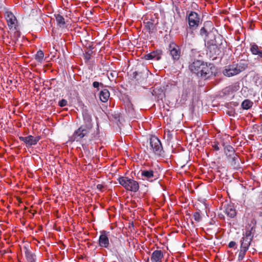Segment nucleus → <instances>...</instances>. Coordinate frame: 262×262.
Returning a JSON list of instances; mask_svg holds the SVG:
<instances>
[{
    "instance_id": "obj_37",
    "label": "nucleus",
    "mask_w": 262,
    "mask_h": 262,
    "mask_svg": "<svg viewBox=\"0 0 262 262\" xmlns=\"http://www.w3.org/2000/svg\"><path fill=\"white\" fill-rule=\"evenodd\" d=\"M85 59H86L87 60H89V59L90 58V55H85Z\"/></svg>"
},
{
    "instance_id": "obj_5",
    "label": "nucleus",
    "mask_w": 262,
    "mask_h": 262,
    "mask_svg": "<svg viewBox=\"0 0 262 262\" xmlns=\"http://www.w3.org/2000/svg\"><path fill=\"white\" fill-rule=\"evenodd\" d=\"M7 25L10 30H17L18 28L17 20L11 11H6L4 14Z\"/></svg>"
},
{
    "instance_id": "obj_19",
    "label": "nucleus",
    "mask_w": 262,
    "mask_h": 262,
    "mask_svg": "<svg viewBox=\"0 0 262 262\" xmlns=\"http://www.w3.org/2000/svg\"><path fill=\"white\" fill-rule=\"evenodd\" d=\"M54 16L58 26L60 28H64L66 25L64 17L60 14H55Z\"/></svg>"
},
{
    "instance_id": "obj_1",
    "label": "nucleus",
    "mask_w": 262,
    "mask_h": 262,
    "mask_svg": "<svg viewBox=\"0 0 262 262\" xmlns=\"http://www.w3.org/2000/svg\"><path fill=\"white\" fill-rule=\"evenodd\" d=\"M83 117L85 124L75 130L70 137V140L72 142L91 141L95 139L98 134V130H95L93 127L91 116L85 112L83 114Z\"/></svg>"
},
{
    "instance_id": "obj_16",
    "label": "nucleus",
    "mask_w": 262,
    "mask_h": 262,
    "mask_svg": "<svg viewBox=\"0 0 262 262\" xmlns=\"http://www.w3.org/2000/svg\"><path fill=\"white\" fill-rule=\"evenodd\" d=\"M225 46L221 42L219 46L217 45H212L210 47L211 52H213L214 55H219L222 52L224 51Z\"/></svg>"
},
{
    "instance_id": "obj_17",
    "label": "nucleus",
    "mask_w": 262,
    "mask_h": 262,
    "mask_svg": "<svg viewBox=\"0 0 262 262\" xmlns=\"http://www.w3.org/2000/svg\"><path fill=\"white\" fill-rule=\"evenodd\" d=\"M250 51L254 55H257L262 58V49L261 47H258L255 43H252L250 45Z\"/></svg>"
},
{
    "instance_id": "obj_18",
    "label": "nucleus",
    "mask_w": 262,
    "mask_h": 262,
    "mask_svg": "<svg viewBox=\"0 0 262 262\" xmlns=\"http://www.w3.org/2000/svg\"><path fill=\"white\" fill-rule=\"evenodd\" d=\"M110 97V92L107 89H104L100 92L99 98L103 102H106Z\"/></svg>"
},
{
    "instance_id": "obj_24",
    "label": "nucleus",
    "mask_w": 262,
    "mask_h": 262,
    "mask_svg": "<svg viewBox=\"0 0 262 262\" xmlns=\"http://www.w3.org/2000/svg\"><path fill=\"white\" fill-rule=\"evenodd\" d=\"M253 102L248 99L245 100L242 103V107L245 110H248L252 106Z\"/></svg>"
},
{
    "instance_id": "obj_33",
    "label": "nucleus",
    "mask_w": 262,
    "mask_h": 262,
    "mask_svg": "<svg viewBox=\"0 0 262 262\" xmlns=\"http://www.w3.org/2000/svg\"><path fill=\"white\" fill-rule=\"evenodd\" d=\"M100 85H103V84L101 83H99L98 81H94L93 83V86L95 88L98 89Z\"/></svg>"
},
{
    "instance_id": "obj_30",
    "label": "nucleus",
    "mask_w": 262,
    "mask_h": 262,
    "mask_svg": "<svg viewBox=\"0 0 262 262\" xmlns=\"http://www.w3.org/2000/svg\"><path fill=\"white\" fill-rule=\"evenodd\" d=\"M219 145H220L219 142L217 140H215V141L212 143V146L214 148V150L217 151L220 149Z\"/></svg>"
},
{
    "instance_id": "obj_14",
    "label": "nucleus",
    "mask_w": 262,
    "mask_h": 262,
    "mask_svg": "<svg viewBox=\"0 0 262 262\" xmlns=\"http://www.w3.org/2000/svg\"><path fill=\"white\" fill-rule=\"evenodd\" d=\"M164 257L163 252L161 250H155L151 254L150 260L151 262H162Z\"/></svg>"
},
{
    "instance_id": "obj_32",
    "label": "nucleus",
    "mask_w": 262,
    "mask_h": 262,
    "mask_svg": "<svg viewBox=\"0 0 262 262\" xmlns=\"http://www.w3.org/2000/svg\"><path fill=\"white\" fill-rule=\"evenodd\" d=\"M67 101L66 99H62L61 100H60L58 102V105L60 107H63L67 104Z\"/></svg>"
},
{
    "instance_id": "obj_35",
    "label": "nucleus",
    "mask_w": 262,
    "mask_h": 262,
    "mask_svg": "<svg viewBox=\"0 0 262 262\" xmlns=\"http://www.w3.org/2000/svg\"><path fill=\"white\" fill-rule=\"evenodd\" d=\"M133 77L135 79H136L137 80H139V78L138 77V73L137 72H134L133 73Z\"/></svg>"
},
{
    "instance_id": "obj_25",
    "label": "nucleus",
    "mask_w": 262,
    "mask_h": 262,
    "mask_svg": "<svg viewBox=\"0 0 262 262\" xmlns=\"http://www.w3.org/2000/svg\"><path fill=\"white\" fill-rule=\"evenodd\" d=\"M25 255L29 262H35V258L33 254L28 249H26L25 251Z\"/></svg>"
},
{
    "instance_id": "obj_31",
    "label": "nucleus",
    "mask_w": 262,
    "mask_h": 262,
    "mask_svg": "<svg viewBox=\"0 0 262 262\" xmlns=\"http://www.w3.org/2000/svg\"><path fill=\"white\" fill-rule=\"evenodd\" d=\"M200 34L202 36H205V37L208 36V32L204 27H203L201 29Z\"/></svg>"
},
{
    "instance_id": "obj_6",
    "label": "nucleus",
    "mask_w": 262,
    "mask_h": 262,
    "mask_svg": "<svg viewBox=\"0 0 262 262\" xmlns=\"http://www.w3.org/2000/svg\"><path fill=\"white\" fill-rule=\"evenodd\" d=\"M203 69L202 70V72L200 77L205 78L208 79L210 77L214 75L215 73V68L212 64H207V63H205L203 65Z\"/></svg>"
},
{
    "instance_id": "obj_4",
    "label": "nucleus",
    "mask_w": 262,
    "mask_h": 262,
    "mask_svg": "<svg viewBox=\"0 0 262 262\" xmlns=\"http://www.w3.org/2000/svg\"><path fill=\"white\" fill-rule=\"evenodd\" d=\"M188 25L191 29H196L200 23V18L198 14L194 11H191L187 16Z\"/></svg>"
},
{
    "instance_id": "obj_22",
    "label": "nucleus",
    "mask_w": 262,
    "mask_h": 262,
    "mask_svg": "<svg viewBox=\"0 0 262 262\" xmlns=\"http://www.w3.org/2000/svg\"><path fill=\"white\" fill-rule=\"evenodd\" d=\"M242 239H243L241 241V248L248 250L252 240L248 238L243 237L242 238Z\"/></svg>"
},
{
    "instance_id": "obj_26",
    "label": "nucleus",
    "mask_w": 262,
    "mask_h": 262,
    "mask_svg": "<svg viewBox=\"0 0 262 262\" xmlns=\"http://www.w3.org/2000/svg\"><path fill=\"white\" fill-rule=\"evenodd\" d=\"M239 73L244 71L248 67V63L246 62H240L238 64H235Z\"/></svg>"
},
{
    "instance_id": "obj_10",
    "label": "nucleus",
    "mask_w": 262,
    "mask_h": 262,
    "mask_svg": "<svg viewBox=\"0 0 262 262\" xmlns=\"http://www.w3.org/2000/svg\"><path fill=\"white\" fill-rule=\"evenodd\" d=\"M19 139L20 141L24 142L27 145L32 146L36 145L40 139V137L39 136L34 137L33 136L29 135L25 137H19Z\"/></svg>"
},
{
    "instance_id": "obj_38",
    "label": "nucleus",
    "mask_w": 262,
    "mask_h": 262,
    "mask_svg": "<svg viewBox=\"0 0 262 262\" xmlns=\"http://www.w3.org/2000/svg\"><path fill=\"white\" fill-rule=\"evenodd\" d=\"M222 145H223V146H224V145H224V143L223 142H222Z\"/></svg>"
},
{
    "instance_id": "obj_21",
    "label": "nucleus",
    "mask_w": 262,
    "mask_h": 262,
    "mask_svg": "<svg viewBox=\"0 0 262 262\" xmlns=\"http://www.w3.org/2000/svg\"><path fill=\"white\" fill-rule=\"evenodd\" d=\"M254 232V227H251L246 229V232L244 234L243 238H248L251 240H252L253 237V234Z\"/></svg>"
},
{
    "instance_id": "obj_12",
    "label": "nucleus",
    "mask_w": 262,
    "mask_h": 262,
    "mask_svg": "<svg viewBox=\"0 0 262 262\" xmlns=\"http://www.w3.org/2000/svg\"><path fill=\"white\" fill-rule=\"evenodd\" d=\"M163 52L161 50H157L145 55L144 58L146 60L154 59L159 60L161 58Z\"/></svg>"
},
{
    "instance_id": "obj_23",
    "label": "nucleus",
    "mask_w": 262,
    "mask_h": 262,
    "mask_svg": "<svg viewBox=\"0 0 262 262\" xmlns=\"http://www.w3.org/2000/svg\"><path fill=\"white\" fill-rule=\"evenodd\" d=\"M44 57V53L42 51L39 50L35 54V59L38 62L42 63Z\"/></svg>"
},
{
    "instance_id": "obj_7",
    "label": "nucleus",
    "mask_w": 262,
    "mask_h": 262,
    "mask_svg": "<svg viewBox=\"0 0 262 262\" xmlns=\"http://www.w3.org/2000/svg\"><path fill=\"white\" fill-rule=\"evenodd\" d=\"M168 51L174 61H178L181 56V50L179 46L171 42L168 46Z\"/></svg>"
},
{
    "instance_id": "obj_9",
    "label": "nucleus",
    "mask_w": 262,
    "mask_h": 262,
    "mask_svg": "<svg viewBox=\"0 0 262 262\" xmlns=\"http://www.w3.org/2000/svg\"><path fill=\"white\" fill-rule=\"evenodd\" d=\"M141 174L143 180H146L150 182H152L158 179L156 171L151 169L141 170Z\"/></svg>"
},
{
    "instance_id": "obj_20",
    "label": "nucleus",
    "mask_w": 262,
    "mask_h": 262,
    "mask_svg": "<svg viewBox=\"0 0 262 262\" xmlns=\"http://www.w3.org/2000/svg\"><path fill=\"white\" fill-rule=\"evenodd\" d=\"M225 213L230 218H234L236 215L235 209L231 205L227 206L225 209Z\"/></svg>"
},
{
    "instance_id": "obj_13",
    "label": "nucleus",
    "mask_w": 262,
    "mask_h": 262,
    "mask_svg": "<svg viewBox=\"0 0 262 262\" xmlns=\"http://www.w3.org/2000/svg\"><path fill=\"white\" fill-rule=\"evenodd\" d=\"M239 72L235 64L229 65L223 71V74L227 76L230 77L239 74Z\"/></svg>"
},
{
    "instance_id": "obj_34",
    "label": "nucleus",
    "mask_w": 262,
    "mask_h": 262,
    "mask_svg": "<svg viewBox=\"0 0 262 262\" xmlns=\"http://www.w3.org/2000/svg\"><path fill=\"white\" fill-rule=\"evenodd\" d=\"M236 245V243L234 241H231L229 243L228 246L229 248H233Z\"/></svg>"
},
{
    "instance_id": "obj_36",
    "label": "nucleus",
    "mask_w": 262,
    "mask_h": 262,
    "mask_svg": "<svg viewBox=\"0 0 262 262\" xmlns=\"http://www.w3.org/2000/svg\"><path fill=\"white\" fill-rule=\"evenodd\" d=\"M97 188L102 191V189L103 188V186L101 184H98L97 185Z\"/></svg>"
},
{
    "instance_id": "obj_15",
    "label": "nucleus",
    "mask_w": 262,
    "mask_h": 262,
    "mask_svg": "<svg viewBox=\"0 0 262 262\" xmlns=\"http://www.w3.org/2000/svg\"><path fill=\"white\" fill-rule=\"evenodd\" d=\"M224 152L228 157L232 159V161H235L236 160L237 158L235 157V151L232 146L229 145L226 146L224 148Z\"/></svg>"
},
{
    "instance_id": "obj_8",
    "label": "nucleus",
    "mask_w": 262,
    "mask_h": 262,
    "mask_svg": "<svg viewBox=\"0 0 262 262\" xmlns=\"http://www.w3.org/2000/svg\"><path fill=\"white\" fill-rule=\"evenodd\" d=\"M204 63L205 62L201 60H195L190 64L189 69L192 73L200 77L202 70L203 69V65L204 64Z\"/></svg>"
},
{
    "instance_id": "obj_11",
    "label": "nucleus",
    "mask_w": 262,
    "mask_h": 262,
    "mask_svg": "<svg viewBox=\"0 0 262 262\" xmlns=\"http://www.w3.org/2000/svg\"><path fill=\"white\" fill-rule=\"evenodd\" d=\"M107 232L105 231H102L99 238V245L100 247L103 248H108L109 246V240L107 236Z\"/></svg>"
},
{
    "instance_id": "obj_28",
    "label": "nucleus",
    "mask_w": 262,
    "mask_h": 262,
    "mask_svg": "<svg viewBox=\"0 0 262 262\" xmlns=\"http://www.w3.org/2000/svg\"><path fill=\"white\" fill-rule=\"evenodd\" d=\"M247 251V250L241 248L238 256V260H242L244 259Z\"/></svg>"
},
{
    "instance_id": "obj_2",
    "label": "nucleus",
    "mask_w": 262,
    "mask_h": 262,
    "mask_svg": "<svg viewBox=\"0 0 262 262\" xmlns=\"http://www.w3.org/2000/svg\"><path fill=\"white\" fill-rule=\"evenodd\" d=\"M119 183L126 190L132 192H137L139 185L137 181L127 177H121L118 179Z\"/></svg>"
},
{
    "instance_id": "obj_29",
    "label": "nucleus",
    "mask_w": 262,
    "mask_h": 262,
    "mask_svg": "<svg viewBox=\"0 0 262 262\" xmlns=\"http://www.w3.org/2000/svg\"><path fill=\"white\" fill-rule=\"evenodd\" d=\"M194 220L196 222H199L201 220V216L200 211L195 212L193 214Z\"/></svg>"
},
{
    "instance_id": "obj_3",
    "label": "nucleus",
    "mask_w": 262,
    "mask_h": 262,
    "mask_svg": "<svg viewBox=\"0 0 262 262\" xmlns=\"http://www.w3.org/2000/svg\"><path fill=\"white\" fill-rule=\"evenodd\" d=\"M150 149L158 156L163 157L164 151L163 150L160 140L155 136H151L149 140Z\"/></svg>"
},
{
    "instance_id": "obj_27",
    "label": "nucleus",
    "mask_w": 262,
    "mask_h": 262,
    "mask_svg": "<svg viewBox=\"0 0 262 262\" xmlns=\"http://www.w3.org/2000/svg\"><path fill=\"white\" fill-rule=\"evenodd\" d=\"M145 27L147 31L150 33L154 29L155 26L152 20L147 21L145 24Z\"/></svg>"
}]
</instances>
